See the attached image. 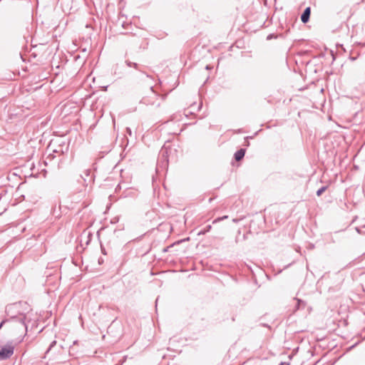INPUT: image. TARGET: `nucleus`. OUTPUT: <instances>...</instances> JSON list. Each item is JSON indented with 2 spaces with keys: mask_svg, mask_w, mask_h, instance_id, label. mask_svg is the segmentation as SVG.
Returning a JSON list of instances; mask_svg holds the SVG:
<instances>
[{
  "mask_svg": "<svg viewBox=\"0 0 365 365\" xmlns=\"http://www.w3.org/2000/svg\"><path fill=\"white\" fill-rule=\"evenodd\" d=\"M86 185L91 183L93 181V176L91 173V170L87 169L83 171V174L81 176Z\"/></svg>",
  "mask_w": 365,
  "mask_h": 365,
  "instance_id": "obj_4",
  "label": "nucleus"
},
{
  "mask_svg": "<svg viewBox=\"0 0 365 365\" xmlns=\"http://www.w3.org/2000/svg\"><path fill=\"white\" fill-rule=\"evenodd\" d=\"M195 106H196V104H195V103H193L192 105H191V108H192V109H194V107H195Z\"/></svg>",
  "mask_w": 365,
  "mask_h": 365,
  "instance_id": "obj_21",
  "label": "nucleus"
},
{
  "mask_svg": "<svg viewBox=\"0 0 365 365\" xmlns=\"http://www.w3.org/2000/svg\"><path fill=\"white\" fill-rule=\"evenodd\" d=\"M364 0H361V1H363Z\"/></svg>",
  "mask_w": 365,
  "mask_h": 365,
  "instance_id": "obj_26",
  "label": "nucleus"
},
{
  "mask_svg": "<svg viewBox=\"0 0 365 365\" xmlns=\"http://www.w3.org/2000/svg\"><path fill=\"white\" fill-rule=\"evenodd\" d=\"M328 188V186H323L322 187H320L317 191V196H320L322 195V194L325 191L327 190V189Z\"/></svg>",
  "mask_w": 365,
  "mask_h": 365,
  "instance_id": "obj_12",
  "label": "nucleus"
},
{
  "mask_svg": "<svg viewBox=\"0 0 365 365\" xmlns=\"http://www.w3.org/2000/svg\"><path fill=\"white\" fill-rule=\"evenodd\" d=\"M279 365H289L287 362H281Z\"/></svg>",
  "mask_w": 365,
  "mask_h": 365,
  "instance_id": "obj_19",
  "label": "nucleus"
},
{
  "mask_svg": "<svg viewBox=\"0 0 365 365\" xmlns=\"http://www.w3.org/2000/svg\"><path fill=\"white\" fill-rule=\"evenodd\" d=\"M166 96H167V94L161 95V96H160V99H161V101H164V100H165V97H166Z\"/></svg>",
  "mask_w": 365,
  "mask_h": 365,
  "instance_id": "obj_17",
  "label": "nucleus"
},
{
  "mask_svg": "<svg viewBox=\"0 0 365 365\" xmlns=\"http://www.w3.org/2000/svg\"><path fill=\"white\" fill-rule=\"evenodd\" d=\"M310 14H311V9H310V7H307L304 10L303 13L301 15V21L304 24L307 23L309 20Z\"/></svg>",
  "mask_w": 365,
  "mask_h": 365,
  "instance_id": "obj_7",
  "label": "nucleus"
},
{
  "mask_svg": "<svg viewBox=\"0 0 365 365\" xmlns=\"http://www.w3.org/2000/svg\"><path fill=\"white\" fill-rule=\"evenodd\" d=\"M212 229V226L210 225H207L203 229L200 230L198 232V235H205L207 232H210V230Z\"/></svg>",
  "mask_w": 365,
  "mask_h": 365,
  "instance_id": "obj_11",
  "label": "nucleus"
},
{
  "mask_svg": "<svg viewBox=\"0 0 365 365\" xmlns=\"http://www.w3.org/2000/svg\"><path fill=\"white\" fill-rule=\"evenodd\" d=\"M228 218V216L227 215H224L222 217H217L216 218L213 222L212 223L215 224V223H217L218 222H220L223 220H225V219H227Z\"/></svg>",
  "mask_w": 365,
  "mask_h": 365,
  "instance_id": "obj_13",
  "label": "nucleus"
},
{
  "mask_svg": "<svg viewBox=\"0 0 365 365\" xmlns=\"http://www.w3.org/2000/svg\"><path fill=\"white\" fill-rule=\"evenodd\" d=\"M206 69H210V66H206Z\"/></svg>",
  "mask_w": 365,
  "mask_h": 365,
  "instance_id": "obj_25",
  "label": "nucleus"
},
{
  "mask_svg": "<svg viewBox=\"0 0 365 365\" xmlns=\"http://www.w3.org/2000/svg\"><path fill=\"white\" fill-rule=\"evenodd\" d=\"M56 344V341H55V340H54V341H53L50 344V345H49L48 348L47 349V350H46V353H48V352L52 349V348H53Z\"/></svg>",
  "mask_w": 365,
  "mask_h": 365,
  "instance_id": "obj_14",
  "label": "nucleus"
},
{
  "mask_svg": "<svg viewBox=\"0 0 365 365\" xmlns=\"http://www.w3.org/2000/svg\"><path fill=\"white\" fill-rule=\"evenodd\" d=\"M77 342H78L77 341H74L73 344H77Z\"/></svg>",
  "mask_w": 365,
  "mask_h": 365,
  "instance_id": "obj_24",
  "label": "nucleus"
},
{
  "mask_svg": "<svg viewBox=\"0 0 365 365\" xmlns=\"http://www.w3.org/2000/svg\"><path fill=\"white\" fill-rule=\"evenodd\" d=\"M238 221H239V220H237V219H233L232 220V222H237Z\"/></svg>",
  "mask_w": 365,
  "mask_h": 365,
  "instance_id": "obj_22",
  "label": "nucleus"
},
{
  "mask_svg": "<svg viewBox=\"0 0 365 365\" xmlns=\"http://www.w3.org/2000/svg\"><path fill=\"white\" fill-rule=\"evenodd\" d=\"M245 149L240 148L235 153V159L236 161H240L245 155Z\"/></svg>",
  "mask_w": 365,
  "mask_h": 365,
  "instance_id": "obj_8",
  "label": "nucleus"
},
{
  "mask_svg": "<svg viewBox=\"0 0 365 365\" xmlns=\"http://www.w3.org/2000/svg\"><path fill=\"white\" fill-rule=\"evenodd\" d=\"M14 352V346L11 343L6 344L0 349V360H6L9 359Z\"/></svg>",
  "mask_w": 365,
  "mask_h": 365,
  "instance_id": "obj_3",
  "label": "nucleus"
},
{
  "mask_svg": "<svg viewBox=\"0 0 365 365\" xmlns=\"http://www.w3.org/2000/svg\"><path fill=\"white\" fill-rule=\"evenodd\" d=\"M160 161L163 164L167 165L168 163V149L163 147L160 150Z\"/></svg>",
  "mask_w": 365,
  "mask_h": 365,
  "instance_id": "obj_5",
  "label": "nucleus"
},
{
  "mask_svg": "<svg viewBox=\"0 0 365 365\" xmlns=\"http://www.w3.org/2000/svg\"><path fill=\"white\" fill-rule=\"evenodd\" d=\"M125 63L126 65L128 66V67H133L134 68H135L136 70H138L140 71V68H139V65L137 63H134V62H131L129 60H126L125 61Z\"/></svg>",
  "mask_w": 365,
  "mask_h": 365,
  "instance_id": "obj_10",
  "label": "nucleus"
},
{
  "mask_svg": "<svg viewBox=\"0 0 365 365\" xmlns=\"http://www.w3.org/2000/svg\"><path fill=\"white\" fill-rule=\"evenodd\" d=\"M58 154V158H60V160H61V157L63 156V152L62 150H58L56 149L52 150V153H49L48 155L46 158V160H53L56 158V155Z\"/></svg>",
  "mask_w": 365,
  "mask_h": 365,
  "instance_id": "obj_6",
  "label": "nucleus"
},
{
  "mask_svg": "<svg viewBox=\"0 0 365 365\" xmlns=\"http://www.w3.org/2000/svg\"><path fill=\"white\" fill-rule=\"evenodd\" d=\"M273 38H277V36L273 34H269L267 36V40H270Z\"/></svg>",
  "mask_w": 365,
  "mask_h": 365,
  "instance_id": "obj_15",
  "label": "nucleus"
},
{
  "mask_svg": "<svg viewBox=\"0 0 365 365\" xmlns=\"http://www.w3.org/2000/svg\"><path fill=\"white\" fill-rule=\"evenodd\" d=\"M356 230L358 233L361 234V229L359 228V227H356Z\"/></svg>",
  "mask_w": 365,
  "mask_h": 365,
  "instance_id": "obj_18",
  "label": "nucleus"
},
{
  "mask_svg": "<svg viewBox=\"0 0 365 365\" xmlns=\"http://www.w3.org/2000/svg\"><path fill=\"white\" fill-rule=\"evenodd\" d=\"M26 316L20 314L19 316L12 317L10 319L3 320L0 323V329L5 324H8L11 328L18 327L24 331L25 334L27 332L28 326L25 322Z\"/></svg>",
  "mask_w": 365,
  "mask_h": 365,
  "instance_id": "obj_1",
  "label": "nucleus"
},
{
  "mask_svg": "<svg viewBox=\"0 0 365 365\" xmlns=\"http://www.w3.org/2000/svg\"><path fill=\"white\" fill-rule=\"evenodd\" d=\"M143 73H144V72H143ZM145 74L146 77H148V78L150 77L148 74H146L145 73Z\"/></svg>",
  "mask_w": 365,
  "mask_h": 365,
  "instance_id": "obj_23",
  "label": "nucleus"
},
{
  "mask_svg": "<svg viewBox=\"0 0 365 365\" xmlns=\"http://www.w3.org/2000/svg\"><path fill=\"white\" fill-rule=\"evenodd\" d=\"M140 103L145 105H155L156 106H159L160 105V96L153 90V87L152 86L150 87V94L144 96L141 99Z\"/></svg>",
  "mask_w": 365,
  "mask_h": 365,
  "instance_id": "obj_2",
  "label": "nucleus"
},
{
  "mask_svg": "<svg viewBox=\"0 0 365 365\" xmlns=\"http://www.w3.org/2000/svg\"><path fill=\"white\" fill-rule=\"evenodd\" d=\"M202 106V102H200V104L197 106V111H198V110H200L201 109Z\"/></svg>",
  "mask_w": 365,
  "mask_h": 365,
  "instance_id": "obj_16",
  "label": "nucleus"
},
{
  "mask_svg": "<svg viewBox=\"0 0 365 365\" xmlns=\"http://www.w3.org/2000/svg\"><path fill=\"white\" fill-rule=\"evenodd\" d=\"M127 131L130 135H131V130L129 128H127Z\"/></svg>",
  "mask_w": 365,
  "mask_h": 365,
  "instance_id": "obj_20",
  "label": "nucleus"
},
{
  "mask_svg": "<svg viewBox=\"0 0 365 365\" xmlns=\"http://www.w3.org/2000/svg\"><path fill=\"white\" fill-rule=\"evenodd\" d=\"M297 301V304L296 305V309H304L306 307V302L302 299H296Z\"/></svg>",
  "mask_w": 365,
  "mask_h": 365,
  "instance_id": "obj_9",
  "label": "nucleus"
}]
</instances>
